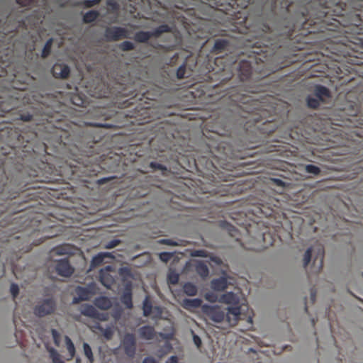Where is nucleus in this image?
I'll return each instance as SVG.
<instances>
[{
	"label": "nucleus",
	"mask_w": 363,
	"mask_h": 363,
	"mask_svg": "<svg viewBox=\"0 0 363 363\" xmlns=\"http://www.w3.org/2000/svg\"><path fill=\"white\" fill-rule=\"evenodd\" d=\"M106 258L114 259V256L111 252H99L94 257H93L91 261V266L92 267H96L102 264Z\"/></svg>",
	"instance_id": "nucleus-19"
},
{
	"label": "nucleus",
	"mask_w": 363,
	"mask_h": 363,
	"mask_svg": "<svg viewBox=\"0 0 363 363\" xmlns=\"http://www.w3.org/2000/svg\"><path fill=\"white\" fill-rule=\"evenodd\" d=\"M99 15V13L97 11H89L84 15L83 21L86 23H92L98 18Z\"/></svg>",
	"instance_id": "nucleus-33"
},
{
	"label": "nucleus",
	"mask_w": 363,
	"mask_h": 363,
	"mask_svg": "<svg viewBox=\"0 0 363 363\" xmlns=\"http://www.w3.org/2000/svg\"><path fill=\"white\" fill-rule=\"evenodd\" d=\"M140 337L143 339L150 340L155 336V328L150 325H145L138 330Z\"/></svg>",
	"instance_id": "nucleus-21"
},
{
	"label": "nucleus",
	"mask_w": 363,
	"mask_h": 363,
	"mask_svg": "<svg viewBox=\"0 0 363 363\" xmlns=\"http://www.w3.org/2000/svg\"><path fill=\"white\" fill-rule=\"evenodd\" d=\"M50 357L52 360L53 363H65L61 358L60 354L58 353V352L54 349L50 348L49 350Z\"/></svg>",
	"instance_id": "nucleus-41"
},
{
	"label": "nucleus",
	"mask_w": 363,
	"mask_h": 363,
	"mask_svg": "<svg viewBox=\"0 0 363 363\" xmlns=\"http://www.w3.org/2000/svg\"><path fill=\"white\" fill-rule=\"evenodd\" d=\"M10 292L12 294L13 299L16 298L19 293V288L18 284L14 283L11 284L10 287Z\"/></svg>",
	"instance_id": "nucleus-52"
},
{
	"label": "nucleus",
	"mask_w": 363,
	"mask_h": 363,
	"mask_svg": "<svg viewBox=\"0 0 363 363\" xmlns=\"http://www.w3.org/2000/svg\"><path fill=\"white\" fill-rule=\"evenodd\" d=\"M211 288L218 291H224L228 287L227 279L224 277L214 279L211 283Z\"/></svg>",
	"instance_id": "nucleus-24"
},
{
	"label": "nucleus",
	"mask_w": 363,
	"mask_h": 363,
	"mask_svg": "<svg viewBox=\"0 0 363 363\" xmlns=\"http://www.w3.org/2000/svg\"><path fill=\"white\" fill-rule=\"evenodd\" d=\"M160 244L167 245L170 246H179L180 244L172 239H162L158 242Z\"/></svg>",
	"instance_id": "nucleus-51"
},
{
	"label": "nucleus",
	"mask_w": 363,
	"mask_h": 363,
	"mask_svg": "<svg viewBox=\"0 0 363 363\" xmlns=\"http://www.w3.org/2000/svg\"><path fill=\"white\" fill-rule=\"evenodd\" d=\"M101 0H84L81 4L86 8H91L98 4Z\"/></svg>",
	"instance_id": "nucleus-49"
},
{
	"label": "nucleus",
	"mask_w": 363,
	"mask_h": 363,
	"mask_svg": "<svg viewBox=\"0 0 363 363\" xmlns=\"http://www.w3.org/2000/svg\"><path fill=\"white\" fill-rule=\"evenodd\" d=\"M6 101L2 100V96H0V110L2 111H9L11 109V107H9L8 106H5Z\"/></svg>",
	"instance_id": "nucleus-57"
},
{
	"label": "nucleus",
	"mask_w": 363,
	"mask_h": 363,
	"mask_svg": "<svg viewBox=\"0 0 363 363\" xmlns=\"http://www.w3.org/2000/svg\"><path fill=\"white\" fill-rule=\"evenodd\" d=\"M56 301L52 298H45L43 302L35 306L33 311L36 316L45 317L55 312Z\"/></svg>",
	"instance_id": "nucleus-12"
},
{
	"label": "nucleus",
	"mask_w": 363,
	"mask_h": 363,
	"mask_svg": "<svg viewBox=\"0 0 363 363\" xmlns=\"http://www.w3.org/2000/svg\"><path fill=\"white\" fill-rule=\"evenodd\" d=\"M183 289L184 292L190 296L196 295L198 291L196 286L191 282L186 283L183 286Z\"/></svg>",
	"instance_id": "nucleus-34"
},
{
	"label": "nucleus",
	"mask_w": 363,
	"mask_h": 363,
	"mask_svg": "<svg viewBox=\"0 0 363 363\" xmlns=\"http://www.w3.org/2000/svg\"><path fill=\"white\" fill-rule=\"evenodd\" d=\"M94 318L98 319L99 320L105 321L108 320V315L106 313H102L98 312V315L96 316H94Z\"/></svg>",
	"instance_id": "nucleus-61"
},
{
	"label": "nucleus",
	"mask_w": 363,
	"mask_h": 363,
	"mask_svg": "<svg viewBox=\"0 0 363 363\" xmlns=\"http://www.w3.org/2000/svg\"><path fill=\"white\" fill-rule=\"evenodd\" d=\"M180 9L193 11L199 18H213L233 31H255L262 40L256 42L252 53L254 57L242 60L230 65L235 69L242 83L257 81L267 76L263 71L264 60L269 52L276 55L294 40V36L327 30L337 31L363 45V0H310L307 4L285 3V18L275 12V0L269 15L264 18L259 11L253 22L245 9L252 0H173Z\"/></svg>",
	"instance_id": "nucleus-1"
},
{
	"label": "nucleus",
	"mask_w": 363,
	"mask_h": 363,
	"mask_svg": "<svg viewBox=\"0 0 363 363\" xmlns=\"http://www.w3.org/2000/svg\"><path fill=\"white\" fill-rule=\"evenodd\" d=\"M202 313L215 323H222L226 320L230 326H234L240 318L241 310L240 306H230L223 310L218 306L204 304L201 307Z\"/></svg>",
	"instance_id": "nucleus-5"
},
{
	"label": "nucleus",
	"mask_w": 363,
	"mask_h": 363,
	"mask_svg": "<svg viewBox=\"0 0 363 363\" xmlns=\"http://www.w3.org/2000/svg\"><path fill=\"white\" fill-rule=\"evenodd\" d=\"M306 172L309 174L318 175L320 172V169L313 164H307L305 167Z\"/></svg>",
	"instance_id": "nucleus-47"
},
{
	"label": "nucleus",
	"mask_w": 363,
	"mask_h": 363,
	"mask_svg": "<svg viewBox=\"0 0 363 363\" xmlns=\"http://www.w3.org/2000/svg\"><path fill=\"white\" fill-rule=\"evenodd\" d=\"M143 363H157V362L153 357H147L143 359Z\"/></svg>",
	"instance_id": "nucleus-63"
},
{
	"label": "nucleus",
	"mask_w": 363,
	"mask_h": 363,
	"mask_svg": "<svg viewBox=\"0 0 363 363\" xmlns=\"http://www.w3.org/2000/svg\"><path fill=\"white\" fill-rule=\"evenodd\" d=\"M241 86L228 89L227 93L219 100L220 108L214 118L213 133L218 135H230L233 129L242 127L245 131H259L262 134L269 135L276 130L274 123L270 121H262L258 113L259 104L246 93L240 89Z\"/></svg>",
	"instance_id": "nucleus-2"
},
{
	"label": "nucleus",
	"mask_w": 363,
	"mask_h": 363,
	"mask_svg": "<svg viewBox=\"0 0 363 363\" xmlns=\"http://www.w3.org/2000/svg\"><path fill=\"white\" fill-rule=\"evenodd\" d=\"M171 27L167 24H162L155 28L152 31H138L134 35L133 39L135 42L140 43H147L151 38H158L164 33L171 32Z\"/></svg>",
	"instance_id": "nucleus-9"
},
{
	"label": "nucleus",
	"mask_w": 363,
	"mask_h": 363,
	"mask_svg": "<svg viewBox=\"0 0 363 363\" xmlns=\"http://www.w3.org/2000/svg\"><path fill=\"white\" fill-rule=\"evenodd\" d=\"M55 269L57 274L63 277H70L74 271L67 258L57 260Z\"/></svg>",
	"instance_id": "nucleus-14"
},
{
	"label": "nucleus",
	"mask_w": 363,
	"mask_h": 363,
	"mask_svg": "<svg viewBox=\"0 0 363 363\" xmlns=\"http://www.w3.org/2000/svg\"><path fill=\"white\" fill-rule=\"evenodd\" d=\"M104 38L108 42L118 41L128 38V31L126 28L119 26L107 27L104 31Z\"/></svg>",
	"instance_id": "nucleus-11"
},
{
	"label": "nucleus",
	"mask_w": 363,
	"mask_h": 363,
	"mask_svg": "<svg viewBox=\"0 0 363 363\" xmlns=\"http://www.w3.org/2000/svg\"><path fill=\"white\" fill-rule=\"evenodd\" d=\"M228 44V41L225 39H217L215 41L212 51L216 54L220 53L226 50Z\"/></svg>",
	"instance_id": "nucleus-27"
},
{
	"label": "nucleus",
	"mask_w": 363,
	"mask_h": 363,
	"mask_svg": "<svg viewBox=\"0 0 363 363\" xmlns=\"http://www.w3.org/2000/svg\"><path fill=\"white\" fill-rule=\"evenodd\" d=\"M321 102L320 100H319L317 97H315V96H308L307 98H306V103H307V106L309 107V108H318L320 106V103Z\"/></svg>",
	"instance_id": "nucleus-36"
},
{
	"label": "nucleus",
	"mask_w": 363,
	"mask_h": 363,
	"mask_svg": "<svg viewBox=\"0 0 363 363\" xmlns=\"http://www.w3.org/2000/svg\"><path fill=\"white\" fill-rule=\"evenodd\" d=\"M16 199V195H13V194H12L6 199L4 203L0 202V226L4 225L3 219L1 218L3 214L16 213L27 208V206L21 207V204L16 206V205L18 203V201H13Z\"/></svg>",
	"instance_id": "nucleus-10"
},
{
	"label": "nucleus",
	"mask_w": 363,
	"mask_h": 363,
	"mask_svg": "<svg viewBox=\"0 0 363 363\" xmlns=\"http://www.w3.org/2000/svg\"><path fill=\"white\" fill-rule=\"evenodd\" d=\"M113 178L114 177H113L101 178L96 181V183L99 185H102L106 184L108 182L111 181Z\"/></svg>",
	"instance_id": "nucleus-59"
},
{
	"label": "nucleus",
	"mask_w": 363,
	"mask_h": 363,
	"mask_svg": "<svg viewBox=\"0 0 363 363\" xmlns=\"http://www.w3.org/2000/svg\"><path fill=\"white\" fill-rule=\"evenodd\" d=\"M316 251L315 255L313 267L314 268V272L319 273L323 267V259L325 255L324 247L319 244L315 247H309L304 254L303 257V267L306 268L311 262L312 257V252Z\"/></svg>",
	"instance_id": "nucleus-8"
},
{
	"label": "nucleus",
	"mask_w": 363,
	"mask_h": 363,
	"mask_svg": "<svg viewBox=\"0 0 363 363\" xmlns=\"http://www.w3.org/2000/svg\"><path fill=\"white\" fill-rule=\"evenodd\" d=\"M313 94L320 100L321 102H324L326 99L330 97V90L323 85H316L314 88Z\"/></svg>",
	"instance_id": "nucleus-18"
},
{
	"label": "nucleus",
	"mask_w": 363,
	"mask_h": 363,
	"mask_svg": "<svg viewBox=\"0 0 363 363\" xmlns=\"http://www.w3.org/2000/svg\"><path fill=\"white\" fill-rule=\"evenodd\" d=\"M95 306L101 310H108L112 306L111 299L106 296H100L95 299Z\"/></svg>",
	"instance_id": "nucleus-25"
},
{
	"label": "nucleus",
	"mask_w": 363,
	"mask_h": 363,
	"mask_svg": "<svg viewBox=\"0 0 363 363\" xmlns=\"http://www.w3.org/2000/svg\"><path fill=\"white\" fill-rule=\"evenodd\" d=\"M88 125H89L91 126L105 128H112L115 126L113 124L108 123V122H99V121H94V122L88 123Z\"/></svg>",
	"instance_id": "nucleus-45"
},
{
	"label": "nucleus",
	"mask_w": 363,
	"mask_h": 363,
	"mask_svg": "<svg viewBox=\"0 0 363 363\" xmlns=\"http://www.w3.org/2000/svg\"><path fill=\"white\" fill-rule=\"evenodd\" d=\"M54 252L57 255H63L69 253L67 246H58L54 249Z\"/></svg>",
	"instance_id": "nucleus-48"
},
{
	"label": "nucleus",
	"mask_w": 363,
	"mask_h": 363,
	"mask_svg": "<svg viewBox=\"0 0 363 363\" xmlns=\"http://www.w3.org/2000/svg\"><path fill=\"white\" fill-rule=\"evenodd\" d=\"M218 301L220 303L232 304L233 305V306H239V298L233 292H227L225 294H222L220 296Z\"/></svg>",
	"instance_id": "nucleus-17"
},
{
	"label": "nucleus",
	"mask_w": 363,
	"mask_h": 363,
	"mask_svg": "<svg viewBox=\"0 0 363 363\" xmlns=\"http://www.w3.org/2000/svg\"><path fill=\"white\" fill-rule=\"evenodd\" d=\"M194 256L206 257L207 256L206 252L203 250H196L194 253Z\"/></svg>",
	"instance_id": "nucleus-62"
},
{
	"label": "nucleus",
	"mask_w": 363,
	"mask_h": 363,
	"mask_svg": "<svg viewBox=\"0 0 363 363\" xmlns=\"http://www.w3.org/2000/svg\"><path fill=\"white\" fill-rule=\"evenodd\" d=\"M195 270L196 273L201 276L203 278H206L208 276L209 274V269L206 264H205L203 262L200 261L199 262L196 267Z\"/></svg>",
	"instance_id": "nucleus-29"
},
{
	"label": "nucleus",
	"mask_w": 363,
	"mask_h": 363,
	"mask_svg": "<svg viewBox=\"0 0 363 363\" xmlns=\"http://www.w3.org/2000/svg\"><path fill=\"white\" fill-rule=\"evenodd\" d=\"M160 94L159 89L155 88L152 90H144L141 89L139 94H135L133 97L125 100L123 103L125 107L131 106L135 104H138L135 106V113L130 116L133 118L143 117V123H148L150 120V114L151 113V103L149 101H155V97Z\"/></svg>",
	"instance_id": "nucleus-4"
},
{
	"label": "nucleus",
	"mask_w": 363,
	"mask_h": 363,
	"mask_svg": "<svg viewBox=\"0 0 363 363\" xmlns=\"http://www.w3.org/2000/svg\"><path fill=\"white\" fill-rule=\"evenodd\" d=\"M121 346L124 353L130 358L135 357L136 353V338L133 333H126L121 340Z\"/></svg>",
	"instance_id": "nucleus-13"
},
{
	"label": "nucleus",
	"mask_w": 363,
	"mask_h": 363,
	"mask_svg": "<svg viewBox=\"0 0 363 363\" xmlns=\"http://www.w3.org/2000/svg\"><path fill=\"white\" fill-rule=\"evenodd\" d=\"M150 167L154 170L167 171V167L164 165L156 162H150Z\"/></svg>",
	"instance_id": "nucleus-50"
},
{
	"label": "nucleus",
	"mask_w": 363,
	"mask_h": 363,
	"mask_svg": "<svg viewBox=\"0 0 363 363\" xmlns=\"http://www.w3.org/2000/svg\"><path fill=\"white\" fill-rule=\"evenodd\" d=\"M81 313L85 316L94 318L98 315V311L91 305L86 304L82 308Z\"/></svg>",
	"instance_id": "nucleus-30"
},
{
	"label": "nucleus",
	"mask_w": 363,
	"mask_h": 363,
	"mask_svg": "<svg viewBox=\"0 0 363 363\" xmlns=\"http://www.w3.org/2000/svg\"><path fill=\"white\" fill-rule=\"evenodd\" d=\"M25 24V22L23 20H18L16 21H14L10 27V25H8V28H4L3 33L4 35H6L7 33H12L13 31H15L18 28L23 27Z\"/></svg>",
	"instance_id": "nucleus-31"
},
{
	"label": "nucleus",
	"mask_w": 363,
	"mask_h": 363,
	"mask_svg": "<svg viewBox=\"0 0 363 363\" xmlns=\"http://www.w3.org/2000/svg\"><path fill=\"white\" fill-rule=\"evenodd\" d=\"M350 121L354 123V126L363 127V113L356 114L352 116Z\"/></svg>",
	"instance_id": "nucleus-44"
},
{
	"label": "nucleus",
	"mask_w": 363,
	"mask_h": 363,
	"mask_svg": "<svg viewBox=\"0 0 363 363\" xmlns=\"http://www.w3.org/2000/svg\"><path fill=\"white\" fill-rule=\"evenodd\" d=\"M191 333L193 334V341H194V344L196 345V346L197 347L198 349H200L201 347V345H202L201 338L197 335H196L194 333V331H191Z\"/></svg>",
	"instance_id": "nucleus-56"
},
{
	"label": "nucleus",
	"mask_w": 363,
	"mask_h": 363,
	"mask_svg": "<svg viewBox=\"0 0 363 363\" xmlns=\"http://www.w3.org/2000/svg\"><path fill=\"white\" fill-rule=\"evenodd\" d=\"M168 281L169 283H171L172 284H177V282L179 281V275L176 273H170L168 275Z\"/></svg>",
	"instance_id": "nucleus-54"
},
{
	"label": "nucleus",
	"mask_w": 363,
	"mask_h": 363,
	"mask_svg": "<svg viewBox=\"0 0 363 363\" xmlns=\"http://www.w3.org/2000/svg\"><path fill=\"white\" fill-rule=\"evenodd\" d=\"M52 43H53L52 38H50L46 41L44 47H43V49L42 50V55H41L42 57L45 58L50 55V54L51 52Z\"/></svg>",
	"instance_id": "nucleus-38"
},
{
	"label": "nucleus",
	"mask_w": 363,
	"mask_h": 363,
	"mask_svg": "<svg viewBox=\"0 0 363 363\" xmlns=\"http://www.w3.org/2000/svg\"><path fill=\"white\" fill-rule=\"evenodd\" d=\"M50 357L52 360L53 363H65L61 358L60 354L58 353V352L54 349L50 348L49 350Z\"/></svg>",
	"instance_id": "nucleus-40"
},
{
	"label": "nucleus",
	"mask_w": 363,
	"mask_h": 363,
	"mask_svg": "<svg viewBox=\"0 0 363 363\" xmlns=\"http://www.w3.org/2000/svg\"><path fill=\"white\" fill-rule=\"evenodd\" d=\"M143 315L145 317L150 315V314L152 313V306L151 301L148 299V298H146L143 301Z\"/></svg>",
	"instance_id": "nucleus-37"
},
{
	"label": "nucleus",
	"mask_w": 363,
	"mask_h": 363,
	"mask_svg": "<svg viewBox=\"0 0 363 363\" xmlns=\"http://www.w3.org/2000/svg\"><path fill=\"white\" fill-rule=\"evenodd\" d=\"M76 294L77 297H74L73 298V303H78L82 301L89 300L90 296V292L89 289L82 286H78L76 289Z\"/></svg>",
	"instance_id": "nucleus-22"
},
{
	"label": "nucleus",
	"mask_w": 363,
	"mask_h": 363,
	"mask_svg": "<svg viewBox=\"0 0 363 363\" xmlns=\"http://www.w3.org/2000/svg\"><path fill=\"white\" fill-rule=\"evenodd\" d=\"M65 342L67 350L70 357V358L69 359H72L75 356V354H76V350H75L74 345L73 342L72 341V340L68 336L65 337Z\"/></svg>",
	"instance_id": "nucleus-32"
},
{
	"label": "nucleus",
	"mask_w": 363,
	"mask_h": 363,
	"mask_svg": "<svg viewBox=\"0 0 363 363\" xmlns=\"http://www.w3.org/2000/svg\"><path fill=\"white\" fill-rule=\"evenodd\" d=\"M111 269V266H107L105 269H101L99 272L100 281L108 289H110L115 282L113 277L108 273Z\"/></svg>",
	"instance_id": "nucleus-16"
},
{
	"label": "nucleus",
	"mask_w": 363,
	"mask_h": 363,
	"mask_svg": "<svg viewBox=\"0 0 363 363\" xmlns=\"http://www.w3.org/2000/svg\"><path fill=\"white\" fill-rule=\"evenodd\" d=\"M63 104L57 103L55 100L52 104L40 105V123L38 125L41 126L45 132L44 146L47 154L50 147H52L55 152H60L63 150L72 151L70 141L72 140L71 131H73L74 123H70L67 117L61 113L65 109Z\"/></svg>",
	"instance_id": "nucleus-3"
},
{
	"label": "nucleus",
	"mask_w": 363,
	"mask_h": 363,
	"mask_svg": "<svg viewBox=\"0 0 363 363\" xmlns=\"http://www.w3.org/2000/svg\"><path fill=\"white\" fill-rule=\"evenodd\" d=\"M225 59L223 57H216L213 62L215 67H212L211 70H208V77L211 81H219L220 84L230 80L234 74L231 72V67L228 65L225 64Z\"/></svg>",
	"instance_id": "nucleus-6"
},
{
	"label": "nucleus",
	"mask_w": 363,
	"mask_h": 363,
	"mask_svg": "<svg viewBox=\"0 0 363 363\" xmlns=\"http://www.w3.org/2000/svg\"><path fill=\"white\" fill-rule=\"evenodd\" d=\"M205 298L211 302H216L217 301V296L214 294H206Z\"/></svg>",
	"instance_id": "nucleus-60"
},
{
	"label": "nucleus",
	"mask_w": 363,
	"mask_h": 363,
	"mask_svg": "<svg viewBox=\"0 0 363 363\" xmlns=\"http://www.w3.org/2000/svg\"><path fill=\"white\" fill-rule=\"evenodd\" d=\"M189 75H190L189 72L187 74V70H186V68L185 63H184L182 65H180L179 67L178 68L177 71V78L178 79H184V78L189 77Z\"/></svg>",
	"instance_id": "nucleus-42"
},
{
	"label": "nucleus",
	"mask_w": 363,
	"mask_h": 363,
	"mask_svg": "<svg viewBox=\"0 0 363 363\" xmlns=\"http://www.w3.org/2000/svg\"><path fill=\"white\" fill-rule=\"evenodd\" d=\"M119 48L123 51H130L134 50L135 45L130 41H123L119 45Z\"/></svg>",
	"instance_id": "nucleus-46"
},
{
	"label": "nucleus",
	"mask_w": 363,
	"mask_h": 363,
	"mask_svg": "<svg viewBox=\"0 0 363 363\" xmlns=\"http://www.w3.org/2000/svg\"><path fill=\"white\" fill-rule=\"evenodd\" d=\"M103 167L96 163L90 164H82L80 162H77V164H70L69 169L71 172L70 179H73L75 177H91L96 176L101 172Z\"/></svg>",
	"instance_id": "nucleus-7"
},
{
	"label": "nucleus",
	"mask_w": 363,
	"mask_h": 363,
	"mask_svg": "<svg viewBox=\"0 0 363 363\" xmlns=\"http://www.w3.org/2000/svg\"><path fill=\"white\" fill-rule=\"evenodd\" d=\"M38 116L37 113L30 114L29 113H24L20 115L21 120L28 122V121H38Z\"/></svg>",
	"instance_id": "nucleus-43"
},
{
	"label": "nucleus",
	"mask_w": 363,
	"mask_h": 363,
	"mask_svg": "<svg viewBox=\"0 0 363 363\" xmlns=\"http://www.w3.org/2000/svg\"><path fill=\"white\" fill-rule=\"evenodd\" d=\"M83 349H84V355L86 356V357L88 359V360L89 361L90 363H93L94 358L92 350H91L90 345L86 342H84L83 343Z\"/></svg>",
	"instance_id": "nucleus-39"
},
{
	"label": "nucleus",
	"mask_w": 363,
	"mask_h": 363,
	"mask_svg": "<svg viewBox=\"0 0 363 363\" xmlns=\"http://www.w3.org/2000/svg\"><path fill=\"white\" fill-rule=\"evenodd\" d=\"M120 243V241L118 240H111L109 241L106 245V248L107 249H111V248H113L115 247H116L118 244Z\"/></svg>",
	"instance_id": "nucleus-58"
},
{
	"label": "nucleus",
	"mask_w": 363,
	"mask_h": 363,
	"mask_svg": "<svg viewBox=\"0 0 363 363\" xmlns=\"http://www.w3.org/2000/svg\"><path fill=\"white\" fill-rule=\"evenodd\" d=\"M94 328L99 330L106 340H109L112 339L114 331L111 326H107L104 328L99 323H96Z\"/></svg>",
	"instance_id": "nucleus-28"
},
{
	"label": "nucleus",
	"mask_w": 363,
	"mask_h": 363,
	"mask_svg": "<svg viewBox=\"0 0 363 363\" xmlns=\"http://www.w3.org/2000/svg\"><path fill=\"white\" fill-rule=\"evenodd\" d=\"M217 152L225 157H231L233 154L231 153L230 147L225 141H220L216 147H214Z\"/></svg>",
	"instance_id": "nucleus-26"
},
{
	"label": "nucleus",
	"mask_w": 363,
	"mask_h": 363,
	"mask_svg": "<svg viewBox=\"0 0 363 363\" xmlns=\"http://www.w3.org/2000/svg\"><path fill=\"white\" fill-rule=\"evenodd\" d=\"M16 1L21 7H28L34 3L35 0H16Z\"/></svg>",
	"instance_id": "nucleus-53"
},
{
	"label": "nucleus",
	"mask_w": 363,
	"mask_h": 363,
	"mask_svg": "<svg viewBox=\"0 0 363 363\" xmlns=\"http://www.w3.org/2000/svg\"><path fill=\"white\" fill-rule=\"evenodd\" d=\"M122 303L128 309L133 308L132 289L130 286H127L121 296Z\"/></svg>",
	"instance_id": "nucleus-20"
},
{
	"label": "nucleus",
	"mask_w": 363,
	"mask_h": 363,
	"mask_svg": "<svg viewBox=\"0 0 363 363\" xmlns=\"http://www.w3.org/2000/svg\"><path fill=\"white\" fill-rule=\"evenodd\" d=\"M202 300L196 298H184L182 301V306L186 310H191L194 308H199L200 306L202 307Z\"/></svg>",
	"instance_id": "nucleus-23"
},
{
	"label": "nucleus",
	"mask_w": 363,
	"mask_h": 363,
	"mask_svg": "<svg viewBox=\"0 0 363 363\" xmlns=\"http://www.w3.org/2000/svg\"><path fill=\"white\" fill-rule=\"evenodd\" d=\"M91 114L94 115L97 118H102L104 121H106L108 118L107 114V110L104 108H96L93 110Z\"/></svg>",
	"instance_id": "nucleus-35"
},
{
	"label": "nucleus",
	"mask_w": 363,
	"mask_h": 363,
	"mask_svg": "<svg viewBox=\"0 0 363 363\" xmlns=\"http://www.w3.org/2000/svg\"><path fill=\"white\" fill-rule=\"evenodd\" d=\"M52 73L55 78L67 79L70 74V69L65 63L57 62L52 66Z\"/></svg>",
	"instance_id": "nucleus-15"
},
{
	"label": "nucleus",
	"mask_w": 363,
	"mask_h": 363,
	"mask_svg": "<svg viewBox=\"0 0 363 363\" xmlns=\"http://www.w3.org/2000/svg\"><path fill=\"white\" fill-rule=\"evenodd\" d=\"M166 363H178V358L177 356H172Z\"/></svg>",
	"instance_id": "nucleus-64"
},
{
	"label": "nucleus",
	"mask_w": 363,
	"mask_h": 363,
	"mask_svg": "<svg viewBox=\"0 0 363 363\" xmlns=\"http://www.w3.org/2000/svg\"><path fill=\"white\" fill-rule=\"evenodd\" d=\"M172 257V254L170 252H161L160 254V258L163 262H168Z\"/></svg>",
	"instance_id": "nucleus-55"
}]
</instances>
